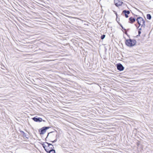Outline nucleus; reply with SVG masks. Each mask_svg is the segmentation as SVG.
<instances>
[{"label": "nucleus", "mask_w": 153, "mask_h": 153, "mask_svg": "<svg viewBox=\"0 0 153 153\" xmlns=\"http://www.w3.org/2000/svg\"><path fill=\"white\" fill-rule=\"evenodd\" d=\"M42 145L47 152H53V153H55V150L53 149L54 148L52 144L45 142L43 143Z\"/></svg>", "instance_id": "nucleus-1"}, {"label": "nucleus", "mask_w": 153, "mask_h": 153, "mask_svg": "<svg viewBox=\"0 0 153 153\" xmlns=\"http://www.w3.org/2000/svg\"><path fill=\"white\" fill-rule=\"evenodd\" d=\"M136 41L134 40L131 39H128L126 40V44L128 46H133L135 45Z\"/></svg>", "instance_id": "nucleus-2"}, {"label": "nucleus", "mask_w": 153, "mask_h": 153, "mask_svg": "<svg viewBox=\"0 0 153 153\" xmlns=\"http://www.w3.org/2000/svg\"><path fill=\"white\" fill-rule=\"evenodd\" d=\"M50 128V127H44L39 130V131L40 132V134H44L47 130L49 128Z\"/></svg>", "instance_id": "nucleus-3"}, {"label": "nucleus", "mask_w": 153, "mask_h": 153, "mask_svg": "<svg viewBox=\"0 0 153 153\" xmlns=\"http://www.w3.org/2000/svg\"><path fill=\"white\" fill-rule=\"evenodd\" d=\"M137 21L140 25H143L144 24L145 21L142 17L138 18Z\"/></svg>", "instance_id": "nucleus-4"}, {"label": "nucleus", "mask_w": 153, "mask_h": 153, "mask_svg": "<svg viewBox=\"0 0 153 153\" xmlns=\"http://www.w3.org/2000/svg\"><path fill=\"white\" fill-rule=\"evenodd\" d=\"M114 2L117 6L121 5L123 3L122 0H114Z\"/></svg>", "instance_id": "nucleus-5"}, {"label": "nucleus", "mask_w": 153, "mask_h": 153, "mask_svg": "<svg viewBox=\"0 0 153 153\" xmlns=\"http://www.w3.org/2000/svg\"><path fill=\"white\" fill-rule=\"evenodd\" d=\"M35 117L32 118V119L35 122H41L43 120L41 118L37 117Z\"/></svg>", "instance_id": "nucleus-6"}, {"label": "nucleus", "mask_w": 153, "mask_h": 153, "mask_svg": "<svg viewBox=\"0 0 153 153\" xmlns=\"http://www.w3.org/2000/svg\"><path fill=\"white\" fill-rule=\"evenodd\" d=\"M130 13V12L129 11H126V10H124L123 11L122 14L123 15L124 14L126 18H128V15Z\"/></svg>", "instance_id": "nucleus-7"}, {"label": "nucleus", "mask_w": 153, "mask_h": 153, "mask_svg": "<svg viewBox=\"0 0 153 153\" xmlns=\"http://www.w3.org/2000/svg\"><path fill=\"white\" fill-rule=\"evenodd\" d=\"M117 69L120 71H122L123 69V67L121 64H119L117 66Z\"/></svg>", "instance_id": "nucleus-8"}, {"label": "nucleus", "mask_w": 153, "mask_h": 153, "mask_svg": "<svg viewBox=\"0 0 153 153\" xmlns=\"http://www.w3.org/2000/svg\"><path fill=\"white\" fill-rule=\"evenodd\" d=\"M20 132L22 133V134H23V136L25 137H26L27 138H28V135H27L24 132L22 131H20Z\"/></svg>", "instance_id": "nucleus-9"}, {"label": "nucleus", "mask_w": 153, "mask_h": 153, "mask_svg": "<svg viewBox=\"0 0 153 153\" xmlns=\"http://www.w3.org/2000/svg\"><path fill=\"white\" fill-rule=\"evenodd\" d=\"M129 20L130 22L131 23H132L134 22L135 21V19L132 18V17H130L129 19Z\"/></svg>", "instance_id": "nucleus-10"}, {"label": "nucleus", "mask_w": 153, "mask_h": 153, "mask_svg": "<svg viewBox=\"0 0 153 153\" xmlns=\"http://www.w3.org/2000/svg\"><path fill=\"white\" fill-rule=\"evenodd\" d=\"M147 18L149 19H151V16L150 14L147 15Z\"/></svg>", "instance_id": "nucleus-11"}, {"label": "nucleus", "mask_w": 153, "mask_h": 153, "mask_svg": "<svg viewBox=\"0 0 153 153\" xmlns=\"http://www.w3.org/2000/svg\"><path fill=\"white\" fill-rule=\"evenodd\" d=\"M105 35H103L101 37V39H103L105 37Z\"/></svg>", "instance_id": "nucleus-12"}, {"label": "nucleus", "mask_w": 153, "mask_h": 153, "mask_svg": "<svg viewBox=\"0 0 153 153\" xmlns=\"http://www.w3.org/2000/svg\"><path fill=\"white\" fill-rule=\"evenodd\" d=\"M57 138H56L55 140H54L53 141H51V142L53 143H55L57 141Z\"/></svg>", "instance_id": "nucleus-13"}, {"label": "nucleus", "mask_w": 153, "mask_h": 153, "mask_svg": "<svg viewBox=\"0 0 153 153\" xmlns=\"http://www.w3.org/2000/svg\"><path fill=\"white\" fill-rule=\"evenodd\" d=\"M141 33V32L140 31H138V33H139V34L140 35Z\"/></svg>", "instance_id": "nucleus-14"}, {"label": "nucleus", "mask_w": 153, "mask_h": 153, "mask_svg": "<svg viewBox=\"0 0 153 153\" xmlns=\"http://www.w3.org/2000/svg\"><path fill=\"white\" fill-rule=\"evenodd\" d=\"M49 133H48V135H47V137H46V138H47V137H48V135H49Z\"/></svg>", "instance_id": "nucleus-15"}, {"label": "nucleus", "mask_w": 153, "mask_h": 153, "mask_svg": "<svg viewBox=\"0 0 153 153\" xmlns=\"http://www.w3.org/2000/svg\"><path fill=\"white\" fill-rule=\"evenodd\" d=\"M116 16H117V13H116Z\"/></svg>", "instance_id": "nucleus-16"}, {"label": "nucleus", "mask_w": 153, "mask_h": 153, "mask_svg": "<svg viewBox=\"0 0 153 153\" xmlns=\"http://www.w3.org/2000/svg\"><path fill=\"white\" fill-rule=\"evenodd\" d=\"M57 135H56V137H57Z\"/></svg>", "instance_id": "nucleus-17"}]
</instances>
